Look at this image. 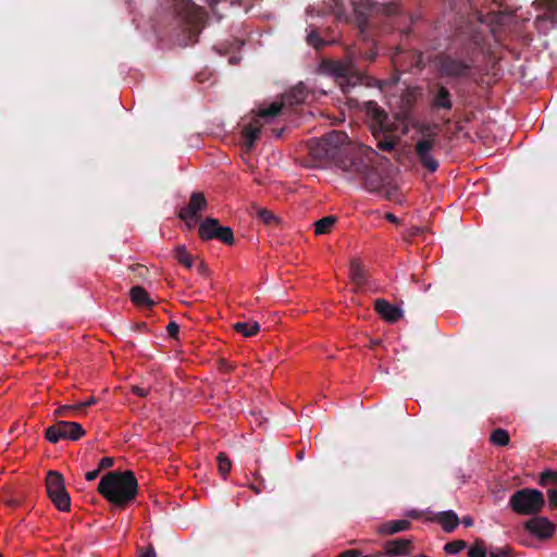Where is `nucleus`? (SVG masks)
<instances>
[{"label": "nucleus", "mask_w": 557, "mask_h": 557, "mask_svg": "<svg viewBox=\"0 0 557 557\" xmlns=\"http://www.w3.org/2000/svg\"><path fill=\"white\" fill-rule=\"evenodd\" d=\"M137 487L138 483L132 471H112L101 478L98 491L109 503L124 507L136 497Z\"/></svg>", "instance_id": "nucleus-1"}, {"label": "nucleus", "mask_w": 557, "mask_h": 557, "mask_svg": "<svg viewBox=\"0 0 557 557\" xmlns=\"http://www.w3.org/2000/svg\"><path fill=\"white\" fill-rule=\"evenodd\" d=\"M434 106L437 108L449 109L451 107V102L449 99V92L446 88L441 87L435 99Z\"/></svg>", "instance_id": "nucleus-21"}, {"label": "nucleus", "mask_w": 557, "mask_h": 557, "mask_svg": "<svg viewBox=\"0 0 557 557\" xmlns=\"http://www.w3.org/2000/svg\"><path fill=\"white\" fill-rule=\"evenodd\" d=\"M367 112L373 119V122L375 123V125H373V127H376L379 131L389 129L388 124H387V115L383 110H381L376 106V103L369 102L367 104Z\"/></svg>", "instance_id": "nucleus-12"}, {"label": "nucleus", "mask_w": 557, "mask_h": 557, "mask_svg": "<svg viewBox=\"0 0 557 557\" xmlns=\"http://www.w3.org/2000/svg\"><path fill=\"white\" fill-rule=\"evenodd\" d=\"M548 503L549 506L553 508H557V488L556 490H549L547 492Z\"/></svg>", "instance_id": "nucleus-29"}, {"label": "nucleus", "mask_w": 557, "mask_h": 557, "mask_svg": "<svg viewBox=\"0 0 557 557\" xmlns=\"http://www.w3.org/2000/svg\"><path fill=\"white\" fill-rule=\"evenodd\" d=\"M410 528V522L407 520H394L380 527L379 532L382 534H395L406 531Z\"/></svg>", "instance_id": "nucleus-15"}, {"label": "nucleus", "mask_w": 557, "mask_h": 557, "mask_svg": "<svg viewBox=\"0 0 557 557\" xmlns=\"http://www.w3.org/2000/svg\"><path fill=\"white\" fill-rule=\"evenodd\" d=\"M374 309L379 315L388 323H395L404 315L403 309L399 306L392 305L385 299H376Z\"/></svg>", "instance_id": "nucleus-11"}, {"label": "nucleus", "mask_w": 557, "mask_h": 557, "mask_svg": "<svg viewBox=\"0 0 557 557\" xmlns=\"http://www.w3.org/2000/svg\"><path fill=\"white\" fill-rule=\"evenodd\" d=\"M539 483L542 486L557 484V470L547 469L543 471L540 475Z\"/></svg>", "instance_id": "nucleus-24"}, {"label": "nucleus", "mask_w": 557, "mask_h": 557, "mask_svg": "<svg viewBox=\"0 0 557 557\" xmlns=\"http://www.w3.org/2000/svg\"><path fill=\"white\" fill-rule=\"evenodd\" d=\"M443 71L449 75H459L463 71V69L459 65H455L454 67L444 66Z\"/></svg>", "instance_id": "nucleus-31"}, {"label": "nucleus", "mask_w": 557, "mask_h": 557, "mask_svg": "<svg viewBox=\"0 0 557 557\" xmlns=\"http://www.w3.org/2000/svg\"><path fill=\"white\" fill-rule=\"evenodd\" d=\"M508 555H509V549L508 548L498 549L496 552H491L490 553V557H508Z\"/></svg>", "instance_id": "nucleus-33"}, {"label": "nucleus", "mask_w": 557, "mask_h": 557, "mask_svg": "<svg viewBox=\"0 0 557 557\" xmlns=\"http://www.w3.org/2000/svg\"><path fill=\"white\" fill-rule=\"evenodd\" d=\"M462 522H463V524H465L466 527H471V525L473 524V520H472V518H471V517H465V518L462 519Z\"/></svg>", "instance_id": "nucleus-40"}, {"label": "nucleus", "mask_w": 557, "mask_h": 557, "mask_svg": "<svg viewBox=\"0 0 557 557\" xmlns=\"http://www.w3.org/2000/svg\"><path fill=\"white\" fill-rule=\"evenodd\" d=\"M360 552L356 549L346 550L343 554H341L338 557H359Z\"/></svg>", "instance_id": "nucleus-35"}, {"label": "nucleus", "mask_w": 557, "mask_h": 557, "mask_svg": "<svg viewBox=\"0 0 557 557\" xmlns=\"http://www.w3.org/2000/svg\"><path fill=\"white\" fill-rule=\"evenodd\" d=\"M436 144V136L429 135L428 137L420 139L416 145V152L420 162L430 172H435L438 168V162L431 154Z\"/></svg>", "instance_id": "nucleus-9"}, {"label": "nucleus", "mask_w": 557, "mask_h": 557, "mask_svg": "<svg viewBox=\"0 0 557 557\" xmlns=\"http://www.w3.org/2000/svg\"><path fill=\"white\" fill-rule=\"evenodd\" d=\"M97 403L96 398L95 397H89L88 399L82 401V403H77L73 406H62V407H59L57 410H55V414L57 416H65L67 411L70 410H73V411H78L85 407H88V406H91V405H95Z\"/></svg>", "instance_id": "nucleus-19"}, {"label": "nucleus", "mask_w": 557, "mask_h": 557, "mask_svg": "<svg viewBox=\"0 0 557 557\" xmlns=\"http://www.w3.org/2000/svg\"><path fill=\"white\" fill-rule=\"evenodd\" d=\"M335 224V218L332 215L325 216L314 224V233L315 235L327 234L333 225Z\"/></svg>", "instance_id": "nucleus-20"}, {"label": "nucleus", "mask_w": 557, "mask_h": 557, "mask_svg": "<svg viewBox=\"0 0 557 557\" xmlns=\"http://www.w3.org/2000/svg\"><path fill=\"white\" fill-rule=\"evenodd\" d=\"M347 137L341 132H331L324 137L314 140L310 145V154L314 159H335L342 147L346 144Z\"/></svg>", "instance_id": "nucleus-4"}, {"label": "nucleus", "mask_w": 557, "mask_h": 557, "mask_svg": "<svg viewBox=\"0 0 557 557\" xmlns=\"http://www.w3.org/2000/svg\"><path fill=\"white\" fill-rule=\"evenodd\" d=\"M232 462L225 453H220L218 456V469L222 476H226L231 471Z\"/></svg>", "instance_id": "nucleus-23"}, {"label": "nucleus", "mask_w": 557, "mask_h": 557, "mask_svg": "<svg viewBox=\"0 0 557 557\" xmlns=\"http://www.w3.org/2000/svg\"><path fill=\"white\" fill-rule=\"evenodd\" d=\"M466 547L463 541H455L445 545L444 549L448 554H457Z\"/></svg>", "instance_id": "nucleus-26"}, {"label": "nucleus", "mask_w": 557, "mask_h": 557, "mask_svg": "<svg viewBox=\"0 0 557 557\" xmlns=\"http://www.w3.org/2000/svg\"><path fill=\"white\" fill-rule=\"evenodd\" d=\"M99 472H100L99 468L96 469V470H92V471H88L85 474V478H86L87 481H92V480H95L98 476Z\"/></svg>", "instance_id": "nucleus-36"}, {"label": "nucleus", "mask_w": 557, "mask_h": 557, "mask_svg": "<svg viewBox=\"0 0 557 557\" xmlns=\"http://www.w3.org/2000/svg\"><path fill=\"white\" fill-rule=\"evenodd\" d=\"M282 102H272L268 108H260L258 110V117L251 121L249 124L244 126L243 137L245 145L248 149H251L259 137L261 128L264 123H270L278 113L282 111Z\"/></svg>", "instance_id": "nucleus-3"}, {"label": "nucleus", "mask_w": 557, "mask_h": 557, "mask_svg": "<svg viewBox=\"0 0 557 557\" xmlns=\"http://www.w3.org/2000/svg\"><path fill=\"white\" fill-rule=\"evenodd\" d=\"M139 557H156V552L152 548H148L146 552L141 553Z\"/></svg>", "instance_id": "nucleus-38"}, {"label": "nucleus", "mask_w": 557, "mask_h": 557, "mask_svg": "<svg viewBox=\"0 0 557 557\" xmlns=\"http://www.w3.org/2000/svg\"><path fill=\"white\" fill-rule=\"evenodd\" d=\"M258 216L260 220H262L265 224H271L273 222H276V216L267 209H261L258 211Z\"/></svg>", "instance_id": "nucleus-27"}, {"label": "nucleus", "mask_w": 557, "mask_h": 557, "mask_svg": "<svg viewBox=\"0 0 557 557\" xmlns=\"http://www.w3.org/2000/svg\"><path fill=\"white\" fill-rule=\"evenodd\" d=\"M113 465V458L111 457H103L100 462H99V469L100 471L102 469H107V468H110L111 466Z\"/></svg>", "instance_id": "nucleus-32"}, {"label": "nucleus", "mask_w": 557, "mask_h": 557, "mask_svg": "<svg viewBox=\"0 0 557 557\" xmlns=\"http://www.w3.org/2000/svg\"><path fill=\"white\" fill-rule=\"evenodd\" d=\"M414 557H429V556H426V555H424V554H420V555H417V556H414Z\"/></svg>", "instance_id": "nucleus-42"}, {"label": "nucleus", "mask_w": 557, "mask_h": 557, "mask_svg": "<svg viewBox=\"0 0 557 557\" xmlns=\"http://www.w3.org/2000/svg\"><path fill=\"white\" fill-rule=\"evenodd\" d=\"M491 442L497 446H506L509 443V434L504 429H497L491 434Z\"/></svg>", "instance_id": "nucleus-22"}, {"label": "nucleus", "mask_w": 557, "mask_h": 557, "mask_svg": "<svg viewBox=\"0 0 557 557\" xmlns=\"http://www.w3.org/2000/svg\"><path fill=\"white\" fill-rule=\"evenodd\" d=\"M47 493L53 505L61 511H69L71 498L65 490L63 476L57 471H49L46 480Z\"/></svg>", "instance_id": "nucleus-5"}, {"label": "nucleus", "mask_w": 557, "mask_h": 557, "mask_svg": "<svg viewBox=\"0 0 557 557\" xmlns=\"http://www.w3.org/2000/svg\"><path fill=\"white\" fill-rule=\"evenodd\" d=\"M509 505L518 515H537L545 505V498L537 490L522 488L511 495Z\"/></svg>", "instance_id": "nucleus-2"}, {"label": "nucleus", "mask_w": 557, "mask_h": 557, "mask_svg": "<svg viewBox=\"0 0 557 557\" xmlns=\"http://www.w3.org/2000/svg\"><path fill=\"white\" fill-rule=\"evenodd\" d=\"M351 280L357 284L361 285L366 281V271L358 260L350 262L349 269Z\"/></svg>", "instance_id": "nucleus-18"}, {"label": "nucleus", "mask_w": 557, "mask_h": 557, "mask_svg": "<svg viewBox=\"0 0 557 557\" xmlns=\"http://www.w3.org/2000/svg\"><path fill=\"white\" fill-rule=\"evenodd\" d=\"M250 488L256 493V494H259L260 493V490L257 488L256 486L253 485H250Z\"/></svg>", "instance_id": "nucleus-41"}, {"label": "nucleus", "mask_w": 557, "mask_h": 557, "mask_svg": "<svg viewBox=\"0 0 557 557\" xmlns=\"http://www.w3.org/2000/svg\"><path fill=\"white\" fill-rule=\"evenodd\" d=\"M377 147L381 150L384 151H392L395 148V141L394 140H380L377 144Z\"/></svg>", "instance_id": "nucleus-28"}, {"label": "nucleus", "mask_w": 557, "mask_h": 557, "mask_svg": "<svg viewBox=\"0 0 557 557\" xmlns=\"http://www.w3.org/2000/svg\"><path fill=\"white\" fill-rule=\"evenodd\" d=\"M436 521L442 525L444 531L451 532L459 524V518L453 510L440 512L436 516Z\"/></svg>", "instance_id": "nucleus-14"}, {"label": "nucleus", "mask_w": 557, "mask_h": 557, "mask_svg": "<svg viewBox=\"0 0 557 557\" xmlns=\"http://www.w3.org/2000/svg\"><path fill=\"white\" fill-rule=\"evenodd\" d=\"M524 530L539 541H547L555 533V524L544 516H535L527 520L523 524Z\"/></svg>", "instance_id": "nucleus-8"}, {"label": "nucleus", "mask_w": 557, "mask_h": 557, "mask_svg": "<svg viewBox=\"0 0 557 557\" xmlns=\"http://www.w3.org/2000/svg\"><path fill=\"white\" fill-rule=\"evenodd\" d=\"M409 516H410V517H413V518H416V517H417V515H416V513H413V512H410V513H409Z\"/></svg>", "instance_id": "nucleus-43"}, {"label": "nucleus", "mask_w": 557, "mask_h": 557, "mask_svg": "<svg viewBox=\"0 0 557 557\" xmlns=\"http://www.w3.org/2000/svg\"><path fill=\"white\" fill-rule=\"evenodd\" d=\"M469 557H485L486 550L484 546V542L482 540H476L474 544L468 550Z\"/></svg>", "instance_id": "nucleus-25"}, {"label": "nucleus", "mask_w": 557, "mask_h": 557, "mask_svg": "<svg viewBox=\"0 0 557 557\" xmlns=\"http://www.w3.org/2000/svg\"><path fill=\"white\" fill-rule=\"evenodd\" d=\"M207 207V200L201 193H194L189 203L180 212V218L191 226L198 221L199 213Z\"/></svg>", "instance_id": "nucleus-10"}, {"label": "nucleus", "mask_w": 557, "mask_h": 557, "mask_svg": "<svg viewBox=\"0 0 557 557\" xmlns=\"http://www.w3.org/2000/svg\"><path fill=\"white\" fill-rule=\"evenodd\" d=\"M166 329L172 336H175L178 332L180 326L175 322H171L168 324Z\"/></svg>", "instance_id": "nucleus-34"}, {"label": "nucleus", "mask_w": 557, "mask_h": 557, "mask_svg": "<svg viewBox=\"0 0 557 557\" xmlns=\"http://www.w3.org/2000/svg\"><path fill=\"white\" fill-rule=\"evenodd\" d=\"M307 39H308V42H309L310 45H312V46L317 47V42H318V35H317L314 32L310 33V34L308 35Z\"/></svg>", "instance_id": "nucleus-37"}, {"label": "nucleus", "mask_w": 557, "mask_h": 557, "mask_svg": "<svg viewBox=\"0 0 557 557\" xmlns=\"http://www.w3.org/2000/svg\"><path fill=\"white\" fill-rule=\"evenodd\" d=\"M233 327L245 337L253 336L260 331V325L256 321L236 322Z\"/></svg>", "instance_id": "nucleus-16"}, {"label": "nucleus", "mask_w": 557, "mask_h": 557, "mask_svg": "<svg viewBox=\"0 0 557 557\" xmlns=\"http://www.w3.org/2000/svg\"><path fill=\"white\" fill-rule=\"evenodd\" d=\"M199 235L205 240L213 238L232 245L234 242L233 231L228 226H221L216 219L208 218L199 226Z\"/></svg>", "instance_id": "nucleus-7"}, {"label": "nucleus", "mask_w": 557, "mask_h": 557, "mask_svg": "<svg viewBox=\"0 0 557 557\" xmlns=\"http://www.w3.org/2000/svg\"><path fill=\"white\" fill-rule=\"evenodd\" d=\"M132 392L139 397H146L149 394V389L137 386V385L132 386Z\"/></svg>", "instance_id": "nucleus-30"}, {"label": "nucleus", "mask_w": 557, "mask_h": 557, "mask_svg": "<svg viewBox=\"0 0 557 557\" xmlns=\"http://www.w3.org/2000/svg\"><path fill=\"white\" fill-rule=\"evenodd\" d=\"M174 257L178 263L184 265L187 269H190L194 264L193 257L186 250V247L183 245L176 246L173 250Z\"/></svg>", "instance_id": "nucleus-17"}, {"label": "nucleus", "mask_w": 557, "mask_h": 557, "mask_svg": "<svg viewBox=\"0 0 557 557\" xmlns=\"http://www.w3.org/2000/svg\"><path fill=\"white\" fill-rule=\"evenodd\" d=\"M84 434L85 431L79 423L69 421H59L46 431V437L50 443H57L60 440L77 441Z\"/></svg>", "instance_id": "nucleus-6"}, {"label": "nucleus", "mask_w": 557, "mask_h": 557, "mask_svg": "<svg viewBox=\"0 0 557 557\" xmlns=\"http://www.w3.org/2000/svg\"><path fill=\"white\" fill-rule=\"evenodd\" d=\"M385 219L392 223H398V219L393 213H386Z\"/></svg>", "instance_id": "nucleus-39"}, {"label": "nucleus", "mask_w": 557, "mask_h": 557, "mask_svg": "<svg viewBox=\"0 0 557 557\" xmlns=\"http://www.w3.org/2000/svg\"><path fill=\"white\" fill-rule=\"evenodd\" d=\"M132 302L140 308H150L154 301L150 298L148 292L141 286H134L129 290Z\"/></svg>", "instance_id": "nucleus-13"}]
</instances>
